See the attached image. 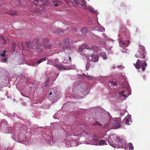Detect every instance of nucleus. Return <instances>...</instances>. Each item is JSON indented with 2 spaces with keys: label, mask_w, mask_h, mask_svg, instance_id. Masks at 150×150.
<instances>
[{
  "label": "nucleus",
  "mask_w": 150,
  "mask_h": 150,
  "mask_svg": "<svg viewBox=\"0 0 150 150\" xmlns=\"http://www.w3.org/2000/svg\"><path fill=\"white\" fill-rule=\"evenodd\" d=\"M41 41L42 44L39 43L37 45V50L38 52H42L43 48L49 49L52 48V46L49 43V40L47 38H42Z\"/></svg>",
  "instance_id": "obj_1"
},
{
  "label": "nucleus",
  "mask_w": 150,
  "mask_h": 150,
  "mask_svg": "<svg viewBox=\"0 0 150 150\" xmlns=\"http://www.w3.org/2000/svg\"><path fill=\"white\" fill-rule=\"evenodd\" d=\"M96 47V46L89 47L87 44H83L81 46L79 47V49L81 55L86 57H88V53L85 52L86 51V49H87L88 50H92L95 49Z\"/></svg>",
  "instance_id": "obj_2"
},
{
  "label": "nucleus",
  "mask_w": 150,
  "mask_h": 150,
  "mask_svg": "<svg viewBox=\"0 0 150 150\" xmlns=\"http://www.w3.org/2000/svg\"><path fill=\"white\" fill-rule=\"evenodd\" d=\"M146 53L144 46L139 45L138 52L136 54L135 57L138 58L144 59L145 58Z\"/></svg>",
  "instance_id": "obj_3"
},
{
  "label": "nucleus",
  "mask_w": 150,
  "mask_h": 150,
  "mask_svg": "<svg viewBox=\"0 0 150 150\" xmlns=\"http://www.w3.org/2000/svg\"><path fill=\"white\" fill-rule=\"evenodd\" d=\"M134 66L137 69H139L141 67L142 71H144L145 70V68L147 67V64L145 61L142 62L138 59Z\"/></svg>",
  "instance_id": "obj_4"
},
{
  "label": "nucleus",
  "mask_w": 150,
  "mask_h": 150,
  "mask_svg": "<svg viewBox=\"0 0 150 150\" xmlns=\"http://www.w3.org/2000/svg\"><path fill=\"white\" fill-rule=\"evenodd\" d=\"M88 59L91 62H96L98 60V56L97 54H92L91 56H88Z\"/></svg>",
  "instance_id": "obj_5"
},
{
  "label": "nucleus",
  "mask_w": 150,
  "mask_h": 150,
  "mask_svg": "<svg viewBox=\"0 0 150 150\" xmlns=\"http://www.w3.org/2000/svg\"><path fill=\"white\" fill-rule=\"evenodd\" d=\"M65 46L63 47L64 50L66 52V50H67V52H69L71 49V47L70 46V44L69 42V39H67L65 40Z\"/></svg>",
  "instance_id": "obj_6"
},
{
  "label": "nucleus",
  "mask_w": 150,
  "mask_h": 150,
  "mask_svg": "<svg viewBox=\"0 0 150 150\" xmlns=\"http://www.w3.org/2000/svg\"><path fill=\"white\" fill-rule=\"evenodd\" d=\"M119 93L121 96H122L125 98H127L129 95H130L129 92L127 90L122 91L120 92Z\"/></svg>",
  "instance_id": "obj_7"
},
{
  "label": "nucleus",
  "mask_w": 150,
  "mask_h": 150,
  "mask_svg": "<svg viewBox=\"0 0 150 150\" xmlns=\"http://www.w3.org/2000/svg\"><path fill=\"white\" fill-rule=\"evenodd\" d=\"M38 41V38H36L33 41V42L30 44V50L31 49H35L36 48L37 49L36 47L37 45H36Z\"/></svg>",
  "instance_id": "obj_8"
},
{
  "label": "nucleus",
  "mask_w": 150,
  "mask_h": 150,
  "mask_svg": "<svg viewBox=\"0 0 150 150\" xmlns=\"http://www.w3.org/2000/svg\"><path fill=\"white\" fill-rule=\"evenodd\" d=\"M120 123L119 119L115 120L112 123V125L116 128H119L121 126Z\"/></svg>",
  "instance_id": "obj_9"
},
{
  "label": "nucleus",
  "mask_w": 150,
  "mask_h": 150,
  "mask_svg": "<svg viewBox=\"0 0 150 150\" xmlns=\"http://www.w3.org/2000/svg\"><path fill=\"white\" fill-rule=\"evenodd\" d=\"M54 66L60 70H61L62 69H67V68H66L62 64H55Z\"/></svg>",
  "instance_id": "obj_10"
},
{
  "label": "nucleus",
  "mask_w": 150,
  "mask_h": 150,
  "mask_svg": "<svg viewBox=\"0 0 150 150\" xmlns=\"http://www.w3.org/2000/svg\"><path fill=\"white\" fill-rule=\"evenodd\" d=\"M117 84V83L116 82L112 81H110L108 84L109 86L111 88H114L116 86Z\"/></svg>",
  "instance_id": "obj_11"
},
{
  "label": "nucleus",
  "mask_w": 150,
  "mask_h": 150,
  "mask_svg": "<svg viewBox=\"0 0 150 150\" xmlns=\"http://www.w3.org/2000/svg\"><path fill=\"white\" fill-rule=\"evenodd\" d=\"M76 4H79L81 6H85L86 5V2L84 0H77L76 1H74Z\"/></svg>",
  "instance_id": "obj_12"
},
{
  "label": "nucleus",
  "mask_w": 150,
  "mask_h": 150,
  "mask_svg": "<svg viewBox=\"0 0 150 150\" xmlns=\"http://www.w3.org/2000/svg\"><path fill=\"white\" fill-rule=\"evenodd\" d=\"M6 13L11 15H16L17 14V12L14 10H10L6 12Z\"/></svg>",
  "instance_id": "obj_13"
},
{
  "label": "nucleus",
  "mask_w": 150,
  "mask_h": 150,
  "mask_svg": "<svg viewBox=\"0 0 150 150\" xmlns=\"http://www.w3.org/2000/svg\"><path fill=\"white\" fill-rule=\"evenodd\" d=\"M119 43L120 47H122L123 49H125L127 45L125 44V42L122 40H120L119 42Z\"/></svg>",
  "instance_id": "obj_14"
},
{
  "label": "nucleus",
  "mask_w": 150,
  "mask_h": 150,
  "mask_svg": "<svg viewBox=\"0 0 150 150\" xmlns=\"http://www.w3.org/2000/svg\"><path fill=\"white\" fill-rule=\"evenodd\" d=\"M47 59V58L46 57H44L40 58L38 59V60L36 63L38 64H39L45 61Z\"/></svg>",
  "instance_id": "obj_15"
},
{
  "label": "nucleus",
  "mask_w": 150,
  "mask_h": 150,
  "mask_svg": "<svg viewBox=\"0 0 150 150\" xmlns=\"http://www.w3.org/2000/svg\"><path fill=\"white\" fill-rule=\"evenodd\" d=\"M30 42H25V47L28 48L29 50H30Z\"/></svg>",
  "instance_id": "obj_16"
},
{
  "label": "nucleus",
  "mask_w": 150,
  "mask_h": 150,
  "mask_svg": "<svg viewBox=\"0 0 150 150\" xmlns=\"http://www.w3.org/2000/svg\"><path fill=\"white\" fill-rule=\"evenodd\" d=\"M84 126L83 125H79L78 127L79 130L81 132H82L84 130Z\"/></svg>",
  "instance_id": "obj_17"
},
{
  "label": "nucleus",
  "mask_w": 150,
  "mask_h": 150,
  "mask_svg": "<svg viewBox=\"0 0 150 150\" xmlns=\"http://www.w3.org/2000/svg\"><path fill=\"white\" fill-rule=\"evenodd\" d=\"M94 139H93V140L95 141V143L94 144V145H96L98 142V140L97 139V137L96 135H94Z\"/></svg>",
  "instance_id": "obj_18"
},
{
  "label": "nucleus",
  "mask_w": 150,
  "mask_h": 150,
  "mask_svg": "<svg viewBox=\"0 0 150 150\" xmlns=\"http://www.w3.org/2000/svg\"><path fill=\"white\" fill-rule=\"evenodd\" d=\"M106 142L103 140L101 139L100 140L99 143V145H105L106 144Z\"/></svg>",
  "instance_id": "obj_19"
},
{
  "label": "nucleus",
  "mask_w": 150,
  "mask_h": 150,
  "mask_svg": "<svg viewBox=\"0 0 150 150\" xmlns=\"http://www.w3.org/2000/svg\"><path fill=\"white\" fill-rule=\"evenodd\" d=\"M129 149L130 150H133L134 149V147L132 144L130 142L128 144Z\"/></svg>",
  "instance_id": "obj_20"
},
{
  "label": "nucleus",
  "mask_w": 150,
  "mask_h": 150,
  "mask_svg": "<svg viewBox=\"0 0 150 150\" xmlns=\"http://www.w3.org/2000/svg\"><path fill=\"white\" fill-rule=\"evenodd\" d=\"M124 121H125V123L126 125H129V119L127 117H126L124 119Z\"/></svg>",
  "instance_id": "obj_21"
},
{
  "label": "nucleus",
  "mask_w": 150,
  "mask_h": 150,
  "mask_svg": "<svg viewBox=\"0 0 150 150\" xmlns=\"http://www.w3.org/2000/svg\"><path fill=\"white\" fill-rule=\"evenodd\" d=\"M87 31V29L86 28H82L81 32L83 35H85L86 34Z\"/></svg>",
  "instance_id": "obj_22"
},
{
  "label": "nucleus",
  "mask_w": 150,
  "mask_h": 150,
  "mask_svg": "<svg viewBox=\"0 0 150 150\" xmlns=\"http://www.w3.org/2000/svg\"><path fill=\"white\" fill-rule=\"evenodd\" d=\"M88 11L91 13H94L95 12V11L92 7H89L88 8Z\"/></svg>",
  "instance_id": "obj_23"
},
{
  "label": "nucleus",
  "mask_w": 150,
  "mask_h": 150,
  "mask_svg": "<svg viewBox=\"0 0 150 150\" xmlns=\"http://www.w3.org/2000/svg\"><path fill=\"white\" fill-rule=\"evenodd\" d=\"M90 64L88 63H87L86 66V69L88 71L89 70V68L90 67Z\"/></svg>",
  "instance_id": "obj_24"
},
{
  "label": "nucleus",
  "mask_w": 150,
  "mask_h": 150,
  "mask_svg": "<svg viewBox=\"0 0 150 150\" xmlns=\"http://www.w3.org/2000/svg\"><path fill=\"white\" fill-rule=\"evenodd\" d=\"M64 1L65 2L66 4H67V3H69V2H70L72 3V1H76V0H64Z\"/></svg>",
  "instance_id": "obj_25"
},
{
  "label": "nucleus",
  "mask_w": 150,
  "mask_h": 150,
  "mask_svg": "<svg viewBox=\"0 0 150 150\" xmlns=\"http://www.w3.org/2000/svg\"><path fill=\"white\" fill-rule=\"evenodd\" d=\"M16 46V44L15 42H13L12 43V48L14 50H15Z\"/></svg>",
  "instance_id": "obj_26"
},
{
  "label": "nucleus",
  "mask_w": 150,
  "mask_h": 150,
  "mask_svg": "<svg viewBox=\"0 0 150 150\" xmlns=\"http://www.w3.org/2000/svg\"><path fill=\"white\" fill-rule=\"evenodd\" d=\"M6 50L4 51L3 53H1L0 55L2 57H4L6 55Z\"/></svg>",
  "instance_id": "obj_27"
},
{
  "label": "nucleus",
  "mask_w": 150,
  "mask_h": 150,
  "mask_svg": "<svg viewBox=\"0 0 150 150\" xmlns=\"http://www.w3.org/2000/svg\"><path fill=\"white\" fill-rule=\"evenodd\" d=\"M86 78L89 80H91L93 79V77L87 75Z\"/></svg>",
  "instance_id": "obj_28"
},
{
  "label": "nucleus",
  "mask_w": 150,
  "mask_h": 150,
  "mask_svg": "<svg viewBox=\"0 0 150 150\" xmlns=\"http://www.w3.org/2000/svg\"><path fill=\"white\" fill-rule=\"evenodd\" d=\"M94 124L97 125L99 126H100L102 125V124H100V123L97 121H96L95 123Z\"/></svg>",
  "instance_id": "obj_29"
},
{
  "label": "nucleus",
  "mask_w": 150,
  "mask_h": 150,
  "mask_svg": "<svg viewBox=\"0 0 150 150\" xmlns=\"http://www.w3.org/2000/svg\"><path fill=\"white\" fill-rule=\"evenodd\" d=\"M126 112V110H124L123 111V112L120 113L121 116H122L124 115V113Z\"/></svg>",
  "instance_id": "obj_30"
},
{
  "label": "nucleus",
  "mask_w": 150,
  "mask_h": 150,
  "mask_svg": "<svg viewBox=\"0 0 150 150\" xmlns=\"http://www.w3.org/2000/svg\"><path fill=\"white\" fill-rule=\"evenodd\" d=\"M100 44L103 45H105V42H104L103 41H100Z\"/></svg>",
  "instance_id": "obj_31"
},
{
  "label": "nucleus",
  "mask_w": 150,
  "mask_h": 150,
  "mask_svg": "<svg viewBox=\"0 0 150 150\" xmlns=\"http://www.w3.org/2000/svg\"><path fill=\"white\" fill-rule=\"evenodd\" d=\"M7 61V59L6 58H5V59H3V62H6Z\"/></svg>",
  "instance_id": "obj_32"
},
{
  "label": "nucleus",
  "mask_w": 150,
  "mask_h": 150,
  "mask_svg": "<svg viewBox=\"0 0 150 150\" xmlns=\"http://www.w3.org/2000/svg\"><path fill=\"white\" fill-rule=\"evenodd\" d=\"M4 38L3 37L2 38L4 40L3 43L4 44H5L6 42V40H4Z\"/></svg>",
  "instance_id": "obj_33"
},
{
  "label": "nucleus",
  "mask_w": 150,
  "mask_h": 150,
  "mask_svg": "<svg viewBox=\"0 0 150 150\" xmlns=\"http://www.w3.org/2000/svg\"><path fill=\"white\" fill-rule=\"evenodd\" d=\"M135 31L136 32H137V33H139V30L138 28L136 29V30H135Z\"/></svg>",
  "instance_id": "obj_34"
},
{
  "label": "nucleus",
  "mask_w": 150,
  "mask_h": 150,
  "mask_svg": "<svg viewBox=\"0 0 150 150\" xmlns=\"http://www.w3.org/2000/svg\"><path fill=\"white\" fill-rule=\"evenodd\" d=\"M111 146L112 147L115 148V146H116V145H115V144H112L111 145Z\"/></svg>",
  "instance_id": "obj_35"
},
{
  "label": "nucleus",
  "mask_w": 150,
  "mask_h": 150,
  "mask_svg": "<svg viewBox=\"0 0 150 150\" xmlns=\"http://www.w3.org/2000/svg\"><path fill=\"white\" fill-rule=\"evenodd\" d=\"M58 5V4L57 3H56L54 5V6H57Z\"/></svg>",
  "instance_id": "obj_36"
},
{
  "label": "nucleus",
  "mask_w": 150,
  "mask_h": 150,
  "mask_svg": "<svg viewBox=\"0 0 150 150\" xmlns=\"http://www.w3.org/2000/svg\"><path fill=\"white\" fill-rule=\"evenodd\" d=\"M35 1V2H39L40 0H34Z\"/></svg>",
  "instance_id": "obj_37"
},
{
  "label": "nucleus",
  "mask_w": 150,
  "mask_h": 150,
  "mask_svg": "<svg viewBox=\"0 0 150 150\" xmlns=\"http://www.w3.org/2000/svg\"><path fill=\"white\" fill-rule=\"evenodd\" d=\"M52 93V92H51V91H50V92L49 93V95H51Z\"/></svg>",
  "instance_id": "obj_38"
},
{
  "label": "nucleus",
  "mask_w": 150,
  "mask_h": 150,
  "mask_svg": "<svg viewBox=\"0 0 150 150\" xmlns=\"http://www.w3.org/2000/svg\"><path fill=\"white\" fill-rule=\"evenodd\" d=\"M83 76H84L85 77H86V76H87V75H86V74H83Z\"/></svg>",
  "instance_id": "obj_39"
},
{
  "label": "nucleus",
  "mask_w": 150,
  "mask_h": 150,
  "mask_svg": "<svg viewBox=\"0 0 150 150\" xmlns=\"http://www.w3.org/2000/svg\"><path fill=\"white\" fill-rule=\"evenodd\" d=\"M21 46H22V47H23V43L22 42L21 43Z\"/></svg>",
  "instance_id": "obj_40"
},
{
  "label": "nucleus",
  "mask_w": 150,
  "mask_h": 150,
  "mask_svg": "<svg viewBox=\"0 0 150 150\" xmlns=\"http://www.w3.org/2000/svg\"><path fill=\"white\" fill-rule=\"evenodd\" d=\"M57 1H52V2L54 3L55 2H57Z\"/></svg>",
  "instance_id": "obj_41"
},
{
  "label": "nucleus",
  "mask_w": 150,
  "mask_h": 150,
  "mask_svg": "<svg viewBox=\"0 0 150 150\" xmlns=\"http://www.w3.org/2000/svg\"><path fill=\"white\" fill-rule=\"evenodd\" d=\"M69 60H70V61H71V57H69Z\"/></svg>",
  "instance_id": "obj_42"
},
{
  "label": "nucleus",
  "mask_w": 150,
  "mask_h": 150,
  "mask_svg": "<svg viewBox=\"0 0 150 150\" xmlns=\"http://www.w3.org/2000/svg\"><path fill=\"white\" fill-rule=\"evenodd\" d=\"M127 42L128 43H129V42H129V40H127Z\"/></svg>",
  "instance_id": "obj_43"
},
{
  "label": "nucleus",
  "mask_w": 150,
  "mask_h": 150,
  "mask_svg": "<svg viewBox=\"0 0 150 150\" xmlns=\"http://www.w3.org/2000/svg\"><path fill=\"white\" fill-rule=\"evenodd\" d=\"M47 81H49V78H48L47 79Z\"/></svg>",
  "instance_id": "obj_44"
},
{
  "label": "nucleus",
  "mask_w": 150,
  "mask_h": 150,
  "mask_svg": "<svg viewBox=\"0 0 150 150\" xmlns=\"http://www.w3.org/2000/svg\"><path fill=\"white\" fill-rule=\"evenodd\" d=\"M91 22H92V21H90V24H91Z\"/></svg>",
  "instance_id": "obj_45"
},
{
  "label": "nucleus",
  "mask_w": 150,
  "mask_h": 150,
  "mask_svg": "<svg viewBox=\"0 0 150 150\" xmlns=\"http://www.w3.org/2000/svg\"><path fill=\"white\" fill-rule=\"evenodd\" d=\"M106 58H107L106 57V58H105V57H104V59H106Z\"/></svg>",
  "instance_id": "obj_46"
}]
</instances>
